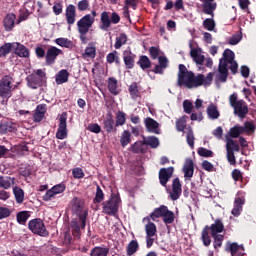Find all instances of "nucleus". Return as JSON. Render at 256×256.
<instances>
[{"mask_svg":"<svg viewBox=\"0 0 256 256\" xmlns=\"http://www.w3.org/2000/svg\"><path fill=\"white\" fill-rule=\"evenodd\" d=\"M144 123L148 132H152L153 134H161L159 123L153 120V118L146 117Z\"/></svg>","mask_w":256,"mask_h":256,"instance_id":"nucleus-21","label":"nucleus"},{"mask_svg":"<svg viewBox=\"0 0 256 256\" xmlns=\"http://www.w3.org/2000/svg\"><path fill=\"white\" fill-rule=\"evenodd\" d=\"M195 171V165L193 161H186L184 166H183V173H184V178L191 179L193 178Z\"/></svg>","mask_w":256,"mask_h":256,"instance_id":"nucleus-30","label":"nucleus"},{"mask_svg":"<svg viewBox=\"0 0 256 256\" xmlns=\"http://www.w3.org/2000/svg\"><path fill=\"white\" fill-rule=\"evenodd\" d=\"M137 65L145 70L151 68L152 62L147 55H141L137 61Z\"/></svg>","mask_w":256,"mask_h":256,"instance_id":"nucleus-35","label":"nucleus"},{"mask_svg":"<svg viewBox=\"0 0 256 256\" xmlns=\"http://www.w3.org/2000/svg\"><path fill=\"white\" fill-rule=\"evenodd\" d=\"M202 2V10L207 15H214L217 4L215 0H200Z\"/></svg>","mask_w":256,"mask_h":256,"instance_id":"nucleus-23","label":"nucleus"},{"mask_svg":"<svg viewBox=\"0 0 256 256\" xmlns=\"http://www.w3.org/2000/svg\"><path fill=\"white\" fill-rule=\"evenodd\" d=\"M61 53H63V51H61V49L55 47V46H51L47 52H46V65H53L55 64V61H57V57H59V55H61Z\"/></svg>","mask_w":256,"mask_h":256,"instance_id":"nucleus-15","label":"nucleus"},{"mask_svg":"<svg viewBox=\"0 0 256 256\" xmlns=\"http://www.w3.org/2000/svg\"><path fill=\"white\" fill-rule=\"evenodd\" d=\"M221 59L224 60L227 65H229L233 61V59H235V53L231 49H225L223 53V58Z\"/></svg>","mask_w":256,"mask_h":256,"instance_id":"nucleus-46","label":"nucleus"},{"mask_svg":"<svg viewBox=\"0 0 256 256\" xmlns=\"http://www.w3.org/2000/svg\"><path fill=\"white\" fill-rule=\"evenodd\" d=\"M15 151L18 155H23V153L29 151L27 145H18L9 150L4 145H0V159H15Z\"/></svg>","mask_w":256,"mask_h":256,"instance_id":"nucleus-8","label":"nucleus"},{"mask_svg":"<svg viewBox=\"0 0 256 256\" xmlns=\"http://www.w3.org/2000/svg\"><path fill=\"white\" fill-rule=\"evenodd\" d=\"M119 205H121V198L119 197V194H111L109 200L102 203V211L105 215L115 216L119 211Z\"/></svg>","mask_w":256,"mask_h":256,"instance_id":"nucleus-6","label":"nucleus"},{"mask_svg":"<svg viewBox=\"0 0 256 256\" xmlns=\"http://www.w3.org/2000/svg\"><path fill=\"white\" fill-rule=\"evenodd\" d=\"M52 9H53L54 15H61V13H63V3L54 2Z\"/></svg>","mask_w":256,"mask_h":256,"instance_id":"nucleus-61","label":"nucleus"},{"mask_svg":"<svg viewBox=\"0 0 256 256\" xmlns=\"http://www.w3.org/2000/svg\"><path fill=\"white\" fill-rule=\"evenodd\" d=\"M16 19H17V16H15L14 13H9L4 17L3 27L5 31L7 32L13 31V28L15 27Z\"/></svg>","mask_w":256,"mask_h":256,"instance_id":"nucleus-22","label":"nucleus"},{"mask_svg":"<svg viewBox=\"0 0 256 256\" xmlns=\"http://www.w3.org/2000/svg\"><path fill=\"white\" fill-rule=\"evenodd\" d=\"M13 193H14L16 202L19 204L23 203V201L25 200V192L23 191V189H21L19 187H15L13 189Z\"/></svg>","mask_w":256,"mask_h":256,"instance_id":"nucleus-42","label":"nucleus"},{"mask_svg":"<svg viewBox=\"0 0 256 256\" xmlns=\"http://www.w3.org/2000/svg\"><path fill=\"white\" fill-rule=\"evenodd\" d=\"M27 85L30 89H39V87H43V79L35 74L29 75L27 77Z\"/></svg>","mask_w":256,"mask_h":256,"instance_id":"nucleus-24","label":"nucleus"},{"mask_svg":"<svg viewBox=\"0 0 256 256\" xmlns=\"http://www.w3.org/2000/svg\"><path fill=\"white\" fill-rule=\"evenodd\" d=\"M143 221H147L148 223L145 225L146 236L154 237L157 234V226L156 224L150 221V217L146 216Z\"/></svg>","mask_w":256,"mask_h":256,"instance_id":"nucleus-29","label":"nucleus"},{"mask_svg":"<svg viewBox=\"0 0 256 256\" xmlns=\"http://www.w3.org/2000/svg\"><path fill=\"white\" fill-rule=\"evenodd\" d=\"M226 147H228L231 151H239L240 150V147L238 145V143H236L234 140L232 139H229L227 141V144H226Z\"/></svg>","mask_w":256,"mask_h":256,"instance_id":"nucleus-63","label":"nucleus"},{"mask_svg":"<svg viewBox=\"0 0 256 256\" xmlns=\"http://www.w3.org/2000/svg\"><path fill=\"white\" fill-rule=\"evenodd\" d=\"M13 183H15V178L0 176V187L2 189H10Z\"/></svg>","mask_w":256,"mask_h":256,"instance_id":"nucleus-38","label":"nucleus"},{"mask_svg":"<svg viewBox=\"0 0 256 256\" xmlns=\"http://www.w3.org/2000/svg\"><path fill=\"white\" fill-rule=\"evenodd\" d=\"M125 43H127V35L126 34H119L118 37H116V42L114 44L115 49H121V47H123V45H125Z\"/></svg>","mask_w":256,"mask_h":256,"instance_id":"nucleus-48","label":"nucleus"},{"mask_svg":"<svg viewBox=\"0 0 256 256\" xmlns=\"http://www.w3.org/2000/svg\"><path fill=\"white\" fill-rule=\"evenodd\" d=\"M72 211L77 215L78 219H72L70 223V229L74 237H81V229H85L87 225V215L89 213L85 208H83V201L79 198L72 199Z\"/></svg>","mask_w":256,"mask_h":256,"instance_id":"nucleus-1","label":"nucleus"},{"mask_svg":"<svg viewBox=\"0 0 256 256\" xmlns=\"http://www.w3.org/2000/svg\"><path fill=\"white\" fill-rule=\"evenodd\" d=\"M213 72H209L207 76L205 77L204 74H196L194 72H191L189 75V80L187 82L186 88H198L201 86L209 87L211 86V83L213 81Z\"/></svg>","mask_w":256,"mask_h":256,"instance_id":"nucleus-5","label":"nucleus"},{"mask_svg":"<svg viewBox=\"0 0 256 256\" xmlns=\"http://www.w3.org/2000/svg\"><path fill=\"white\" fill-rule=\"evenodd\" d=\"M69 81V71L66 69L60 70L56 74L55 82L57 85H63V83H67Z\"/></svg>","mask_w":256,"mask_h":256,"instance_id":"nucleus-33","label":"nucleus"},{"mask_svg":"<svg viewBox=\"0 0 256 256\" xmlns=\"http://www.w3.org/2000/svg\"><path fill=\"white\" fill-rule=\"evenodd\" d=\"M144 146H145V140L135 142L134 145L131 147L132 151L134 153H143L144 152Z\"/></svg>","mask_w":256,"mask_h":256,"instance_id":"nucleus-54","label":"nucleus"},{"mask_svg":"<svg viewBox=\"0 0 256 256\" xmlns=\"http://www.w3.org/2000/svg\"><path fill=\"white\" fill-rule=\"evenodd\" d=\"M78 11H87L89 9V0H81L78 2Z\"/></svg>","mask_w":256,"mask_h":256,"instance_id":"nucleus-64","label":"nucleus"},{"mask_svg":"<svg viewBox=\"0 0 256 256\" xmlns=\"http://www.w3.org/2000/svg\"><path fill=\"white\" fill-rule=\"evenodd\" d=\"M189 47L191 48V50H190V56L193 58V61H194L197 65L202 66V65H203V62L205 61V55L200 54V53L198 52V49L192 48V47H193V44H192V43L189 44Z\"/></svg>","mask_w":256,"mask_h":256,"instance_id":"nucleus-26","label":"nucleus"},{"mask_svg":"<svg viewBox=\"0 0 256 256\" xmlns=\"http://www.w3.org/2000/svg\"><path fill=\"white\" fill-rule=\"evenodd\" d=\"M243 127V134H254L256 127L254 126V123L247 121L244 123Z\"/></svg>","mask_w":256,"mask_h":256,"instance_id":"nucleus-50","label":"nucleus"},{"mask_svg":"<svg viewBox=\"0 0 256 256\" xmlns=\"http://www.w3.org/2000/svg\"><path fill=\"white\" fill-rule=\"evenodd\" d=\"M178 69V86L187 87V82H189V76L192 73V70H188L185 64H180Z\"/></svg>","mask_w":256,"mask_h":256,"instance_id":"nucleus-13","label":"nucleus"},{"mask_svg":"<svg viewBox=\"0 0 256 256\" xmlns=\"http://www.w3.org/2000/svg\"><path fill=\"white\" fill-rule=\"evenodd\" d=\"M14 43H4L0 47V57H7L9 53H11V49H13Z\"/></svg>","mask_w":256,"mask_h":256,"instance_id":"nucleus-44","label":"nucleus"},{"mask_svg":"<svg viewBox=\"0 0 256 256\" xmlns=\"http://www.w3.org/2000/svg\"><path fill=\"white\" fill-rule=\"evenodd\" d=\"M242 39L243 33L242 31H240L239 33H236L231 36V38L229 39V44H231V46H236V44H239V42H241Z\"/></svg>","mask_w":256,"mask_h":256,"instance_id":"nucleus-52","label":"nucleus"},{"mask_svg":"<svg viewBox=\"0 0 256 256\" xmlns=\"http://www.w3.org/2000/svg\"><path fill=\"white\" fill-rule=\"evenodd\" d=\"M197 154L202 156L203 158H213L214 156V152L208 150V148L205 147H199L197 150Z\"/></svg>","mask_w":256,"mask_h":256,"instance_id":"nucleus-49","label":"nucleus"},{"mask_svg":"<svg viewBox=\"0 0 256 256\" xmlns=\"http://www.w3.org/2000/svg\"><path fill=\"white\" fill-rule=\"evenodd\" d=\"M182 194V185L179 177H176L172 182V192H170L171 200L175 201L181 197Z\"/></svg>","mask_w":256,"mask_h":256,"instance_id":"nucleus-17","label":"nucleus"},{"mask_svg":"<svg viewBox=\"0 0 256 256\" xmlns=\"http://www.w3.org/2000/svg\"><path fill=\"white\" fill-rule=\"evenodd\" d=\"M129 92H130V95H131V98L132 99H137V97L140 96V92H139V89H138V83H132L131 86L129 87Z\"/></svg>","mask_w":256,"mask_h":256,"instance_id":"nucleus-53","label":"nucleus"},{"mask_svg":"<svg viewBox=\"0 0 256 256\" xmlns=\"http://www.w3.org/2000/svg\"><path fill=\"white\" fill-rule=\"evenodd\" d=\"M207 115L209 119L217 120L220 117V112L217 106H215L214 103L208 104V107L206 109Z\"/></svg>","mask_w":256,"mask_h":256,"instance_id":"nucleus-32","label":"nucleus"},{"mask_svg":"<svg viewBox=\"0 0 256 256\" xmlns=\"http://www.w3.org/2000/svg\"><path fill=\"white\" fill-rule=\"evenodd\" d=\"M160 52L161 50L157 46H150V58H158V64H156L154 69H152V72H154L156 75H164V69L169 67V59L165 57V55H160Z\"/></svg>","mask_w":256,"mask_h":256,"instance_id":"nucleus-3","label":"nucleus"},{"mask_svg":"<svg viewBox=\"0 0 256 256\" xmlns=\"http://www.w3.org/2000/svg\"><path fill=\"white\" fill-rule=\"evenodd\" d=\"M65 17L68 25H75V18L77 17V8L75 5L70 4L66 7Z\"/></svg>","mask_w":256,"mask_h":256,"instance_id":"nucleus-19","label":"nucleus"},{"mask_svg":"<svg viewBox=\"0 0 256 256\" xmlns=\"http://www.w3.org/2000/svg\"><path fill=\"white\" fill-rule=\"evenodd\" d=\"M187 122H188V116H186V114L178 118L176 121V130L178 132H184L187 127Z\"/></svg>","mask_w":256,"mask_h":256,"instance_id":"nucleus-37","label":"nucleus"},{"mask_svg":"<svg viewBox=\"0 0 256 256\" xmlns=\"http://www.w3.org/2000/svg\"><path fill=\"white\" fill-rule=\"evenodd\" d=\"M215 25V20L212 18H207L203 21V27L209 32L214 31Z\"/></svg>","mask_w":256,"mask_h":256,"instance_id":"nucleus-51","label":"nucleus"},{"mask_svg":"<svg viewBox=\"0 0 256 256\" xmlns=\"http://www.w3.org/2000/svg\"><path fill=\"white\" fill-rule=\"evenodd\" d=\"M120 143L122 147H127L129 145V130H125L121 136Z\"/></svg>","mask_w":256,"mask_h":256,"instance_id":"nucleus-60","label":"nucleus"},{"mask_svg":"<svg viewBox=\"0 0 256 256\" xmlns=\"http://www.w3.org/2000/svg\"><path fill=\"white\" fill-rule=\"evenodd\" d=\"M107 255H109V248L107 247L96 246L90 252V256H107Z\"/></svg>","mask_w":256,"mask_h":256,"instance_id":"nucleus-36","label":"nucleus"},{"mask_svg":"<svg viewBox=\"0 0 256 256\" xmlns=\"http://www.w3.org/2000/svg\"><path fill=\"white\" fill-rule=\"evenodd\" d=\"M183 109L185 114H192V110L194 109L193 103L188 99H185L183 102Z\"/></svg>","mask_w":256,"mask_h":256,"instance_id":"nucleus-58","label":"nucleus"},{"mask_svg":"<svg viewBox=\"0 0 256 256\" xmlns=\"http://www.w3.org/2000/svg\"><path fill=\"white\" fill-rule=\"evenodd\" d=\"M108 90L112 95L119 94V92L117 91V79L113 77L108 78Z\"/></svg>","mask_w":256,"mask_h":256,"instance_id":"nucleus-43","label":"nucleus"},{"mask_svg":"<svg viewBox=\"0 0 256 256\" xmlns=\"http://www.w3.org/2000/svg\"><path fill=\"white\" fill-rule=\"evenodd\" d=\"M28 227L34 235H39L40 237H47L49 235V231L45 228V223L40 218L31 220L28 223Z\"/></svg>","mask_w":256,"mask_h":256,"instance_id":"nucleus-10","label":"nucleus"},{"mask_svg":"<svg viewBox=\"0 0 256 256\" xmlns=\"http://www.w3.org/2000/svg\"><path fill=\"white\" fill-rule=\"evenodd\" d=\"M17 131V124L6 121L0 124V134L7 135V133H15Z\"/></svg>","mask_w":256,"mask_h":256,"instance_id":"nucleus-25","label":"nucleus"},{"mask_svg":"<svg viewBox=\"0 0 256 256\" xmlns=\"http://www.w3.org/2000/svg\"><path fill=\"white\" fill-rule=\"evenodd\" d=\"M83 59H95L97 57V47L95 44L89 43L82 54Z\"/></svg>","mask_w":256,"mask_h":256,"instance_id":"nucleus-27","label":"nucleus"},{"mask_svg":"<svg viewBox=\"0 0 256 256\" xmlns=\"http://www.w3.org/2000/svg\"><path fill=\"white\" fill-rule=\"evenodd\" d=\"M225 229V226L223 224V221L220 219H216L214 224L211 226H204L202 232H201V239L205 247H209L211 244V236H220ZM209 231L211 236L209 235Z\"/></svg>","mask_w":256,"mask_h":256,"instance_id":"nucleus-2","label":"nucleus"},{"mask_svg":"<svg viewBox=\"0 0 256 256\" xmlns=\"http://www.w3.org/2000/svg\"><path fill=\"white\" fill-rule=\"evenodd\" d=\"M245 204V199L236 198L234 202V208L232 209V215L234 217H239V215L243 212V205Z\"/></svg>","mask_w":256,"mask_h":256,"instance_id":"nucleus-31","label":"nucleus"},{"mask_svg":"<svg viewBox=\"0 0 256 256\" xmlns=\"http://www.w3.org/2000/svg\"><path fill=\"white\" fill-rule=\"evenodd\" d=\"M27 219H29V212L22 211L17 214V221L20 225H25V223H27Z\"/></svg>","mask_w":256,"mask_h":256,"instance_id":"nucleus-55","label":"nucleus"},{"mask_svg":"<svg viewBox=\"0 0 256 256\" xmlns=\"http://www.w3.org/2000/svg\"><path fill=\"white\" fill-rule=\"evenodd\" d=\"M13 76L4 75L0 80V97L2 99H11L13 97Z\"/></svg>","mask_w":256,"mask_h":256,"instance_id":"nucleus-7","label":"nucleus"},{"mask_svg":"<svg viewBox=\"0 0 256 256\" xmlns=\"http://www.w3.org/2000/svg\"><path fill=\"white\" fill-rule=\"evenodd\" d=\"M174 168H161L158 173V178L162 187L167 188L168 181L173 177Z\"/></svg>","mask_w":256,"mask_h":256,"instance_id":"nucleus-14","label":"nucleus"},{"mask_svg":"<svg viewBox=\"0 0 256 256\" xmlns=\"http://www.w3.org/2000/svg\"><path fill=\"white\" fill-rule=\"evenodd\" d=\"M243 131V126L236 124V126L230 128L228 135L231 136L232 139H237V137L244 134Z\"/></svg>","mask_w":256,"mask_h":256,"instance_id":"nucleus-39","label":"nucleus"},{"mask_svg":"<svg viewBox=\"0 0 256 256\" xmlns=\"http://www.w3.org/2000/svg\"><path fill=\"white\" fill-rule=\"evenodd\" d=\"M19 173L22 177H29L31 175V166H22L19 168Z\"/></svg>","mask_w":256,"mask_h":256,"instance_id":"nucleus-62","label":"nucleus"},{"mask_svg":"<svg viewBox=\"0 0 256 256\" xmlns=\"http://www.w3.org/2000/svg\"><path fill=\"white\" fill-rule=\"evenodd\" d=\"M229 103L232 109L234 110V114L240 119H245V117L249 113V107L247 102L244 99H239V96L236 92L232 93L229 98Z\"/></svg>","mask_w":256,"mask_h":256,"instance_id":"nucleus-4","label":"nucleus"},{"mask_svg":"<svg viewBox=\"0 0 256 256\" xmlns=\"http://www.w3.org/2000/svg\"><path fill=\"white\" fill-rule=\"evenodd\" d=\"M139 243L138 240H131L129 243V256H133L134 253L138 252Z\"/></svg>","mask_w":256,"mask_h":256,"instance_id":"nucleus-57","label":"nucleus"},{"mask_svg":"<svg viewBox=\"0 0 256 256\" xmlns=\"http://www.w3.org/2000/svg\"><path fill=\"white\" fill-rule=\"evenodd\" d=\"M56 139H67V112L59 115V124L56 132Z\"/></svg>","mask_w":256,"mask_h":256,"instance_id":"nucleus-12","label":"nucleus"},{"mask_svg":"<svg viewBox=\"0 0 256 256\" xmlns=\"http://www.w3.org/2000/svg\"><path fill=\"white\" fill-rule=\"evenodd\" d=\"M218 72L219 74H217L216 80L222 83L227 82V78L229 76L228 65L226 64L225 60H222V58H220Z\"/></svg>","mask_w":256,"mask_h":256,"instance_id":"nucleus-16","label":"nucleus"},{"mask_svg":"<svg viewBox=\"0 0 256 256\" xmlns=\"http://www.w3.org/2000/svg\"><path fill=\"white\" fill-rule=\"evenodd\" d=\"M45 113H47V104L37 105L33 114L34 123H41L45 119Z\"/></svg>","mask_w":256,"mask_h":256,"instance_id":"nucleus-18","label":"nucleus"},{"mask_svg":"<svg viewBox=\"0 0 256 256\" xmlns=\"http://www.w3.org/2000/svg\"><path fill=\"white\" fill-rule=\"evenodd\" d=\"M103 125L106 133H113V131H117V128H114L115 120L113 119V115H111V113L107 114V117L103 122Z\"/></svg>","mask_w":256,"mask_h":256,"instance_id":"nucleus-28","label":"nucleus"},{"mask_svg":"<svg viewBox=\"0 0 256 256\" xmlns=\"http://www.w3.org/2000/svg\"><path fill=\"white\" fill-rule=\"evenodd\" d=\"M56 45H59L60 47H65L66 49H71L73 47V41L67 39V38H57L55 40Z\"/></svg>","mask_w":256,"mask_h":256,"instance_id":"nucleus-45","label":"nucleus"},{"mask_svg":"<svg viewBox=\"0 0 256 256\" xmlns=\"http://www.w3.org/2000/svg\"><path fill=\"white\" fill-rule=\"evenodd\" d=\"M144 144L150 146L152 149H156V147L160 145V141L155 136H148L147 138H144Z\"/></svg>","mask_w":256,"mask_h":256,"instance_id":"nucleus-41","label":"nucleus"},{"mask_svg":"<svg viewBox=\"0 0 256 256\" xmlns=\"http://www.w3.org/2000/svg\"><path fill=\"white\" fill-rule=\"evenodd\" d=\"M175 214L173 213V211L171 210H168V207L166 206V209H165V213H164V218H163V222L166 224V225H169V224H173L174 221H175Z\"/></svg>","mask_w":256,"mask_h":256,"instance_id":"nucleus-40","label":"nucleus"},{"mask_svg":"<svg viewBox=\"0 0 256 256\" xmlns=\"http://www.w3.org/2000/svg\"><path fill=\"white\" fill-rule=\"evenodd\" d=\"M94 23L95 18L91 14H86L77 22L78 33H89V29L93 27Z\"/></svg>","mask_w":256,"mask_h":256,"instance_id":"nucleus-11","label":"nucleus"},{"mask_svg":"<svg viewBox=\"0 0 256 256\" xmlns=\"http://www.w3.org/2000/svg\"><path fill=\"white\" fill-rule=\"evenodd\" d=\"M14 53L15 55H17L18 57H22L24 59H29L30 57V52H29V48H26L25 45L16 42L14 43Z\"/></svg>","mask_w":256,"mask_h":256,"instance_id":"nucleus-20","label":"nucleus"},{"mask_svg":"<svg viewBox=\"0 0 256 256\" xmlns=\"http://www.w3.org/2000/svg\"><path fill=\"white\" fill-rule=\"evenodd\" d=\"M186 140H187V143L190 147H194V145H195V136H194V132L192 130V127L188 128V132H187V135H186Z\"/></svg>","mask_w":256,"mask_h":256,"instance_id":"nucleus-56","label":"nucleus"},{"mask_svg":"<svg viewBox=\"0 0 256 256\" xmlns=\"http://www.w3.org/2000/svg\"><path fill=\"white\" fill-rule=\"evenodd\" d=\"M213 247L216 249V252H219V248L223 246V241L225 239L224 235L213 236Z\"/></svg>","mask_w":256,"mask_h":256,"instance_id":"nucleus-47","label":"nucleus"},{"mask_svg":"<svg viewBox=\"0 0 256 256\" xmlns=\"http://www.w3.org/2000/svg\"><path fill=\"white\" fill-rule=\"evenodd\" d=\"M100 21H101L100 29L102 31H109V27H111V23H113V25H117V23L121 21V17L119 16V14H117V12H113L111 16H109V12L104 11L101 13Z\"/></svg>","mask_w":256,"mask_h":256,"instance_id":"nucleus-9","label":"nucleus"},{"mask_svg":"<svg viewBox=\"0 0 256 256\" xmlns=\"http://www.w3.org/2000/svg\"><path fill=\"white\" fill-rule=\"evenodd\" d=\"M125 113L123 112H118L117 116H116V123H115V127H119L121 125H125Z\"/></svg>","mask_w":256,"mask_h":256,"instance_id":"nucleus-59","label":"nucleus"},{"mask_svg":"<svg viewBox=\"0 0 256 256\" xmlns=\"http://www.w3.org/2000/svg\"><path fill=\"white\" fill-rule=\"evenodd\" d=\"M166 207L167 206L165 205H161L159 206V208H155L153 213L150 214V219H152V221H156V219L162 217L163 220L166 212Z\"/></svg>","mask_w":256,"mask_h":256,"instance_id":"nucleus-34","label":"nucleus"}]
</instances>
